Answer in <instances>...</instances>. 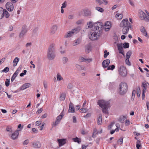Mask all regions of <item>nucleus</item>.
Here are the masks:
<instances>
[{"mask_svg": "<svg viewBox=\"0 0 149 149\" xmlns=\"http://www.w3.org/2000/svg\"><path fill=\"white\" fill-rule=\"evenodd\" d=\"M114 123H112L111 124H110L108 126V129L109 130H110L111 129L112 127L113 126V125H114Z\"/></svg>", "mask_w": 149, "mask_h": 149, "instance_id": "nucleus-60", "label": "nucleus"}, {"mask_svg": "<svg viewBox=\"0 0 149 149\" xmlns=\"http://www.w3.org/2000/svg\"><path fill=\"white\" fill-rule=\"evenodd\" d=\"M87 28H91V30H93L95 29L96 31L99 29V28H102V23L100 22H97L94 24V25H93V23L91 22H87Z\"/></svg>", "mask_w": 149, "mask_h": 149, "instance_id": "nucleus-3", "label": "nucleus"}, {"mask_svg": "<svg viewBox=\"0 0 149 149\" xmlns=\"http://www.w3.org/2000/svg\"><path fill=\"white\" fill-rule=\"evenodd\" d=\"M146 105L147 109L149 110V102H146Z\"/></svg>", "mask_w": 149, "mask_h": 149, "instance_id": "nucleus-64", "label": "nucleus"}, {"mask_svg": "<svg viewBox=\"0 0 149 149\" xmlns=\"http://www.w3.org/2000/svg\"><path fill=\"white\" fill-rule=\"evenodd\" d=\"M136 147L137 149H139L141 148V146L140 143V141L138 140L136 142Z\"/></svg>", "mask_w": 149, "mask_h": 149, "instance_id": "nucleus-38", "label": "nucleus"}, {"mask_svg": "<svg viewBox=\"0 0 149 149\" xmlns=\"http://www.w3.org/2000/svg\"><path fill=\"white\" fill-rule=\"evenodd\" d=\"M136 94V91L134 90L133 91L132 93V98L134 99V96L135 94Z\"/></svg>", "mask_w": 149, "mask_h": 149, "instance_id": "nucleus-55", "label": "nucleus"}, {"mask_svg": "<svg viewBox=\"0 0 149 149\" xmlns=\"http://www.w3.org/2000/svg\"><path fill=\"white\" fill-rule=\"evenodd\" d=\"M130 122L129 120H126L125 123V125L126 126H128L130 124Z\"/></svg>", "mask_w": 149, "mask_h": 149, "instance_id": "nucleus-53", "label": "nucleus"}, {"mask_svg": "<svg viewBox=\"0 0 149 149\" xmlns=\"http://www.w3.org/2000/svg\"><path fill=\"white\" fill-rule=\"evenodd\" d=\"M140 89L139 87L137 88L136 94L138 97H139L140 95Z\"/></svg>", "mask_w": 149, "mask_h": 149, "instance_id": "nucleus-41", "label": "nucleus"}, {"mask_svg": "<svg viewBox=\"0 0 149 149\" xmlns=\"http://www.w3.org/2000/svg\"><path fill=\"white\" fill-rule=\"evenodd\" d=\"M73 87V85L71 83H69L68 84L67 88L70 89H72Z\"/></svg>", "mask_w": 149, "mask_h": 149, "instance_id": "nucleus-51", "label": "nucleus"}, {"mask_svg": "<svg viewBox=\"0 0 149 149\" xmlns=\"http://www.w3.org/2000/svg\"><path fill=\"white\" fill-rule=\"evenodd\" d=\"M127 119L126 116H120L118 119V120L120 123H123L125 120Z\"/></svg>", "mask_w": 149, "mask_h": 149, "instance_id": "nucleus-24", "label": "nucleus"}, {"mask_svg": "<svg viewBox=\"0 0 149 149\" xmlns=\"http://www.w3.org/2000/svg\"><path fill=\"white\" fill-rule=\"evenodd\" d=\"M131 54V51H129L127 52L126 55L125 63L127 65L129 66H130L131 65V63L129 61V59L130 58Z\"/></svg>", "mask_w": 149, "mask_h": 149, "instance_id": "nucleus-11", "label": "nucleus"}, {"mask_svg": "<svg viewBox=\"0 0 149 149\" xmlns=\"http://www.w3.org/2000/svg\"><path fill=\"white\" fill-rule=\"evenodd\" d=\"M117 46L118 48V50L119 51V53L123 55H124L123 49L122 47V44H117Z\"/></svg>", "mask_w": 149, "mask_h": 149, "instance_id": "nucleus-23", "label": "nucleus"}, {"mask_svg": "<svg viewBox=\"0 0 149 149\" xmlns=\"http://www.w3.org/2000/svg\"><path fill=\"white\" fill-rule=\"evenodd\" d=\"M27 31V27L26 26H24L22 28V29L21 32L19 33V37L21 38H23L24 36Z\"/></svg>", "mask_w": 149, "mask_h": 149, "instance_id": "nucleus-12", "label": "nucleus"}, {"mask_svg": "<svg viewBox=\"0 0 149 149\" xmlns=\"http://www.w3.org/2000/svg\"><path fill=\"white\" fill-rule=\"evenodd\" d=\"M104 57L105 58H106L107 57V56L108 55H109V52H108L107 50H105L104 51Z\"/></svg>", "mask_w": 149, "mask_h": 149, "instance_id": "nucleus-52", "label": "nucleus"}, {"mask_svg": "<svg viewBox=\"0 0 149 149\" xmlns=\"http://www.w3.org/2000/svg\"><path fill=\"white\" fill-rule=\"evenodd\" d=\"M55 44L52 43L50 44L48 49L47 52V57L49 60H53L55 58Z\"/></svg>", "mask_w": 149, "mask_h": 149, "instance_id": "nucleus-2", "label": "nucleus"}, {"mask_svg": "<svg viewBox=\"0 0 149 149\" xmlns=\"http://www.w3.org/2000/svg\"><path fill=\"white\" fill-rule=\"evenodd\" d=\"M130 27H124L122 29V33L123 34H127L129 30V28Z\"/></svg>", "mask_w": 149, "mask_h": 149, "instance_id": "nucleus-29", "label": "nucleus"}, {"mask_svg": "<svg viewBox=\"0 0 149 149\" xmlns=\"http://www.w3.org/2000/svg\"><path fill=\"white\" fill-rule=\"evenodd\" d=\"M84 15L85 16H88L91 15V13L89 10H84Z\"/></svg>", "mask_w": 149, "mask_h": 149, "instance_id": "nucleus-32", "label": "nucleus"}, {"mask_svg": "<svg viewBox=\"0 0 149 149\" xmlns=\"http://www.w3.org/2000/svg\"><path fill=\"white\" fill-rule=\"evenodd\" d=\"M120 26L121 27H130V28H131L130 24L128 22L127 19H123L120 22Z\"/></svg>", "mask_w": 149, "mask_h": 149, "instance_id": "nucleus-9", "label": "nucleus"}, {"mask_svg": "<svg viewBox=\"0 0 149 149\" xmlns=\"http://www.w3.org/2000/svg\"><path fill=\"white\" fill-rule=\"evenodd\" d=\"M31 85V84L29 83H26L24 84L19 89L21 90H24L30 87Z\"/></svg>", "mask_w": 149, "mask_h": 149, "instance_id": "nucleus-20", "label": "nucleus"}, {"mask_svg": "<svg viewBox=\"0 0 149 149\" xmlns=\"http://www.w3.org/2000/svg\"><path fill=\"white\" fill-rule=\"evenodd\" d=\"M97 31L95 29L91 30L88 35L89 38L91 40H94L97 39L99 35L97 33Z\"/></svg>", "mask_w": 149, "mask_h": 149, "instance_id": "nucleus-7", "label": "nucleus"}, {"mask_svg": "<svg viewBox=\"0 0 149 149\" xmlns=\"http://www.w3.org/2000/svg\"><path fill=\"white\" fill-rule=\"evenodd\" d=\"M42 110H43L42 108H41L40 109H38L36 112L37 113H40L42 112Z\"/></svg>", "mask_w": 149, "mask_h": 149, "instance_id": "nucleus-61", "label": "nucleus"}, {"mask_svg": "<svg viewBox=\"0 0 149 149\" xmlns=\"http://www.w3.org/2000/svg\"><path fill=\"white\" fill-rule=\"evenodd\" d=\"M76 68L79 70H84V68L83 66L80 65H76Z\"/></svg>", "mask_w": 149, "mask_h": 149, "instance_id": "nucleus-39", "label": "nucleus"}, {"mask_svg": "<svg viewBox=\"0 0 149 149\" xmlns=\"http://www.w3.org/2000/svg\"><path fill=\"white\" fill-rule=\"evenodd\" d=\"M115 68V66L114 65L109 66L107 68L108 70H113Z\"/></svg>", "mask_w": 149, "mask_h": 149, "instance_id": "nucleus-42", "label": "nucleus"}, {"mask_svg": "<svg viewBox=\"0 0 149 149\" xmlns=\"http://www.w3.org/2000/svg\"><path fill=\"white\" fill-rule=\"evenodd\" d=\"M139 16L141 20H143L146 22H149V19L147 17L146 15L142 10H139Z\"/></svg>", "mask_w": 149, "mask_h": 149, "instance_id": "nucleus-8", "label": "nucleus"}, {"mask_svg": "<svg viewBox=\"0 0 149 149\" xmlns=\"http://www.w3.org/2000/svg\"><path fill=\"white\" fill-rule=\"evenodd\" d=\"M10 83V79H6V81L5 82L6 86L8 87L9 86Z\"/></svg>", "mask_w": 149, "mask_h": 149, "instance_id": "nucleus-49", "label": "nucleus"}, {"mask_svg": "<svg viewBox=\"0 0 149 149\" xmlns=\"http://www.w3.org/2000/svg\"><path fill=\"white\" fill-rule=\"evenodd\" d=\"M29 143V140L28 139H27L25 140L23 142V145H26L28 144Z\"/></svg>", "mask_w": 149, "mask_h": 149, "instance_id": "nucleus-54", "label": "nucleus"}, {"mask_svg": "<svg viewBox=\"0 0 149 149\" xmlns=\"http://www.w3.org/2000/svg\"><path fill=\"white\" fill-rule=\"evenodd\" d=\"M141 86L143 89L142 91H146L147 87H149V84L148 82L145 81L142 83Z\"/></svg>", "mask_w": 149, "mask_h": 149, "instance_id": "nucleus-17", "label": "nucleus"}, {"mask_svg": "<svg viewBox=\"0 0 149 149\" xmlns=\"http://www.w3.org/2000/svg\"><path fill=\"white\" fill-rule=\"evenodd\" d=\"M65 94H62L60 97V99L61 101H63L65 99Z\"/></svg>", "mask_w": 149, "mask_h": 149, "instance_id": "nucleus-40", "label": "nucleus"}, {"mask_svg": "<svg viewBox=\"0 0 149 149\" xmlns=\"http://www.w3.org/2000/svg\"><path fill=\"white\" fill-rule=\"evenodd\" d=\"M19 61V59L17 57H16L13 60V66L15 67L16 66L17 64Z\"/></svg>", "mask_w": 149, "mask_h": 149, "instance_id": "nucleus-35", "label": "nucleus"}, {"mask_svg": "<svg viewBox=\"0 0 149 149\" xmlns=\"http://www.w3.org/2000/svg\"><path fill=\"white\" fill-rule=\"evenodd\" d=\"M20 69L19 68L14 73L11 79V81L13 82L14 80L15 77H17L19 72Z\"/></svg>", "mask_w": 149, "mask_h": 149, "instance_id": "nucleus-19", "label": "nucleus"}, {"mask_svg": "<svg viewBox=\"0 0 149 149\" xmlns=\"http://www.w3.org/2000/svg\"><path fill=\"white\" fill-rule=\"evenodd\" d=\"M56 78L57 80L58 81H60L61 80H63V77L61 76V74L59 73L57 74L56 75Z\"/></svg>", "mask_w": 149, "mask_h": 149, "instance_id": "nucleus-34", "label": "nucleus"}, {"mask_svg": "<svg viewBox=\"0 0 149 149\" xmlns=\"http://www.w3.org/2000/svg\"><path fill=\"white\" fill-rule=\"evenodd\" d=\"M68 111L69 112H71L72 113H74V109L73 107L72 104L71 103L69 105V108Z\"/></svg>", "mask_w": 149, "mask_h": 149, "instance_id": "nucleus-31", "label": "nucleus"}, {"mask_svg": "<svg viewBox=\"0 0 149 149\" xmlns=\"http://www.w3.org/2000/svg\"><path fill=\"white\" fill-rule=\"evenodd\" d=\"M10 16V14L6 10H0V19H2L5 16L8 18Z\"/></svg>", "mask_w": 149, "mask_h": 149, "instance_id": "nucleus-10", "label": "nucleus"}, {"mask_svg": "<svg viewBox=\"0 0 149 149\" xmlns=\"http://www.w3.org/2000/svg\"><path fill=\"white\" fill-rule=\"evenodd\" d=\"M117 13L116 15V18L118 19H121L123 17V14L122 12L120 13L118 11H117Z\"/></svg>", "mask_w": 149, "mask_h": 149, "instance_id": "nucleus-25", "label": "nucleus"}, {"mask_svg": "<svg viewBox=\"0 0 149 149\" xmlns=\"http://www.w3.org/2000/svg\"><path fill=\"white\" fill-rule=\"evenodd\" d=\"M80 111L83 113H85L87 112L88 109L87 108H82L80 109Z\"/></svg>", "mask_w": 149, "mask_h": 149, "instance_id": "nucleus-46", "label": "nucleus"}, {"mask_svg": "<svg viewBox=\"0 0 149 149\" xmlns=\"http://www.w3.org/2000/svg\"><path fill=\"white\" fill-rule=\"evenodd\" d=\"M81 28L80 27H78L72 29V30L69 31L64 36L65 38L70 37L73 35L76 34L81 30Z\"/></svg>", "mask_w": 149, "mask_h": 149, "instance_id": "nucleus-6", "label": "nucleus"}, {"mask_svg": "<svg viewBox=\"0 0 149 149\" xmlns=\"http://www.w3.org/2000/svg\"><path fill=\"white\" fill-rule=\"evenodd\" d=\"M110 63V60L109 59H106L104 60L102 63V67L104 68H108Z\"/></svg>", "mask_w": 149, "mask_h": 149, "instance_id": "nucleus-16", "label": "nucleus"}, {"mask_svg": "<svg viewBox=\"0 0 149 149\" xmlns=\"http://www.w3.org/2000/svg\"><path fill=\"white\" fill-rule=\"evenodd\" d=\"M58 141L60 147L66 143L65 140L64 139H58Z\"/></svg>", "mask_w": 149, "mask_h": 149, "instance_id": "nucleus-27", "label": "nucleus"}, {"mask_svg": "<svg viewBox=\"0 0 149 149\" xmlns=\"http://www.w3.org/2000/svg\"><path fill=\"white\" fill-rule=\"evenodd\" d=\"M41 143L39 141L33 142L32 143L33 147L35 148H39L41 146Z\"/></svg>", "mask_w": 149, "mask_h": 149, "instance_id": "nucleus-18", "label": "nucleus"}, {"mask_svg": "<svg viewBox=\"0 0 149 149\" xmlns=\"http://www.w3.org/2000/svg\"><path fill=\"white\" fill-rule=\"evenodd\" d=\"M6 92L4 91H0V96L2 98H3L5 95Z\"/></svg>", "mask_w": 149, "mask_h": 149, "instance_id": "nucleus-48", "label": "nucleus"}, {"mask_svg": "<svg viewBox=\"0 0 149 149\" xmlns=\"http://www.w3.org/2000/svg\"><path fill=\"white\" fill-rule=\"evenodd\" d=\"M118 71L119 74L123 77H125L127 75V70L124 65H122L119 67Z\"/></svg>", "mask_w": 149, "mask_h": 149, "instance_id": "nucleus-5", "label": "nucleus"}, {"mask_svg": "<svg viewBox=\"0 0 149 149\" xmlns=\"http://www.w3.org/2000/svg\"><path fill=\"white\" fill-rule=\"evenodd\" d=\"M102 115H99L97 120V123L98 125H101L102 124Z\"/></svg>", "mask_w": 149, "mask_h": 149, "instance_id": "nucleus-33", "label": "nucleus"}, {"mask_svg": "<svg viewBox=\"0 0 149 149\" xmlns=\"http://www.w3.org/2000/svg\"><path fill=\"white\" fill-rule=\"evenodd\" d=\"M97 104L102 108V111L103 113L108 114V109L110 107L109 103L108 101L101 100H98Z\"/></svg>", "mask_w": 149, "mask_h": 149, "instance_id": "nucleus-1", "label": "nucleus"}, {"mask_svg": "<svg viewBox=\"0 0 149 149\" xmlns=\"http://www.w3.org/2000/svg\"><path fill=\"white\" fill-rule=\"evenodd\" d=\"M72 140L75 142H77L78 143H80L81 142V140L80 138H78L77 137H76L75 138H73Z\"/></svg>", "mask_w": 149, "mask_h": 149, "instance_id": "nucleus-37", "label": "nucleus"}, {"mask_svg": "<svg viewBox=\"0 0 149 149\" xmlns=\"http://www.w3.org/2000/svg\"><path fill=\"white\" fill-rule=\"evenodd\" d=\"M6 7L7 9H13L14 6L11 2H7L6 5Z\"/></svg>", "mask_w": 149, "mask_h": 149, "instance_id": "nucleus-21", "label": "nucleus"}, {"mask_svg": "<svg viewBox=\"0 0 149 149\" xmlns=\"http://www.w3.org/2000/svg\"><path fill=\"white\" fill-rule=\"evenodd\" d=\"M127 84L125 82L121 83L119 85L118 91L119 94L121 95L125 94L127 91Z\"/></svg>", "mask_w": 149, "mask_h": 149, "instance_id": "nucleus-4", "label": "nucleus"}, {"mask_svg": "<svg viewBox=\"0 0 149 149\" xmlns=\"http://www.w3.org/2000/svg\"><path fill=\"white\" fill-rule=\"evenodd\" d=\"M98 132L97 129L96 128H94L93 131V137H94V136H95L96 134H98Z\"/></svg>", "mask_w": 149, "mask_h": 149, "instance_id": "nucleus-43", "label": "nucleus"}, {"mask_svg": "<svg viewBox=\"0 0 149 149\" xmlns=\"http://www.w3.org/2000/svg\"><path fill=\"white\" fill-rule=\"evenodd\" d=\"M81 39L80 38H79L77 40L73 41L72 43L73 46H75L79 44L81 42Z\"/></svg>", "mask_w": 149, "mask_h": 149, "instance_id": "nucleus-26", "label": "nucleus"}, {"mask_svg": "<svg viewBox=\"0 0 149 149\" xmlns=\"http://www.w3.org/2000/svg\"><path fill=\"white\" fill-rule=\"evenodd\" d=\"M111 27V24L110 22L107 21L104 25V29L105 31H109Z\"/></svg>", "mask_w": 149, "mask_h": 149, "instance_id": "nucleus-15", "label": "nucleus"}, {"mask_svg": "<svg viewBox=\"0 0 149 149\" xmlns=\"http://www.w3.org/2000/svg\"><path fill=\"white\" fill-rule=\"evenodd\" d=\"M72 119V121L73 123H76L77 122L76 118L75 116H74L73 117Z\"/></svg>", "mask_w": 149, "mask_h": 149, "instance_id": "nucleus-58", "label": "nucleus"}, {"mask_svg": "<svg viewBox=\"0 0 149 149\" xmlns=\"http://www.w3.org/2000/svg\"><path fill=\"white\" fill-rule=\"evenodd\" d=\"M140 30L141 32L143 33V35L145 36H147V33L144 27L143 26H141V27Z\"/></svg>", "mask_w": 149, "mask_h": 149, "instance_id": "nucleus-30", "label": "nucleus"}, {"mask_svg": "<svg viewBox=\"0 0 149 149\" xmlns=\"http://www.w3.org/2000/svg\"><path fill=\"white\" fill-rule=\"evenodd\" d=\"M5 58H3L0 60V65L5 60Z\"/></svg>", "mask_w": 149, "mask_h": 149, "instance_id": "nucleus-62", "label": "nucleus"}, {"mask_svg": "<svg viewBox=\"0 0 149 149\" xmlns=\"http://www.w3.org/2000/svg\"><path fill=\"white\" fill-rule=\"evenodd\" d=\"M83 22V21L82 20H79L77 21L76 23L77 24H81Z\"/></svg>", "mask_w": 149, "mask_h": 149, "instance_id": "nucleus-63", "label": "nucleus"}, {"mask_svg": "<svg viewBox=\"0 0 149 149\" xmlns=\"http://www.w3.org/2000/svg\"><path fill=\"white\" fill-rule=\"evenodd\" d=\"M123 139L122 138H120L118 141V144L120 145L122 144L123 143Z\"/></svg>", "mask_w": 149, "mask_h": 149, "instance_id": "nucleus-50", "label": "nucleus"}, {"mask_svg": "<svg viewBox=\"0 0 149 149\" xmlns=\"http://www.w3.org/2000/svg\"><path fill=\"white\" fill-rule=\"evenodd\" d=\"M19 135V132L18 131H15L12 134V138L13 139H15L17 138Z\"/></svg>", "mask_w": 149, "mask_h": 149, "instance_id": "nucleus-28", "label": "nucleus"}, {"mask_svg": "<svg viewBox=\"0 0 149 149\" xmlns=\"http://www.w3.org/2000/svg\"><path fill=\"white\" fill-rule=\"evenodd\" d=\"M57 29V26L56 25H53L51 28V33L52 34H54Z\"/></svg>", "mask_w": 149, "mask_h": 149, "instance_id": "nucleus-22", "label": "nucleus"}, {"mask_svg": "<svg viewBox=\"0 0 149 149\" xmlns=\"http://www.w3.org/2000/svg\"><path fill=\"white\" fill-rule=\"evenodd\" d=\"M62 117L63 116L61 114L57 117L55 122H53L52 123V125L53 127L56 126L59 123Z\"/></svg>", "mask_w": 149, "mask_h": 149, "instance_id": "nucleus-13", "label": "nucleus"}, {"mask_svg": "<svg viewBox=\"0 0 149 149\" xmlns=\"http://www.w3.org/2000/svg\"><path fill=\"white\" fill-rule=\"evenodd\" d=\"M9 68L8 67H6L3 70H1V72H4L5 73H6L9 71Z\"/></svg>", "mask_w": 149, "mask_h": 149, "instance_id": "nucleus-45", "label": "nucleus"}, {"mask_svg": "<svg viewBox=\"0 0 149 149\" xmlns=\"http://www.w3.org/2000/svg\"><path fill=\"white\" fill-rule=\"evenodd\" d=\"M41 122L39 121H38L36 122L35 124L37 126H38L41 124Z\"/></svg>", "mask_w": 149, "mask_h": 149, "instance_id": "nucleus-59", "label": "nucleus"}, {"mask_svg": "<svg viewBox=\"0 0 149 149\" xmlns=\"http://www.w3.org/2000/svg\"><path fill=\"white\" fill-rule=\"evenodd\" d=\"M67 6V2L65 1L62 4V6L61 7V9H63V8H65Z\"/></svg>", "mask_w": 149, "mask_h": 149, "instance_id": "nucleus-47", "label": "nucleus"}, {"mask_svg": "<svg viewBox=\"0 0 149 149\" xmlns=\"http://www.w3.org/2000/svg\"><path fill=\"white\" fill-rule=\"evenodd\" d=\"M31 45L32 43L31 42H28L26 44L25 46L26 47H31Z\"/></svg>", "mask_w": 149, "mask_h": 149, "instance_id": "nucleus-57", "label": "nucleus"}, {"mask_svg": "<svg viewBox=\"0 0 149 149\" xmlns=\"http://www.w3.org/2000/svg\"><path fill=\"white\" fill-rule=\"evenodd\" d=\"M129 47V44L128 43L125 42L123 44V47L124 48H128Z\"/></svg>", "mask_w": 149, "mask_h": 149, "instance_id": "nucleus-44", "label": "nucleus"}, {"mask_svg": "<svg viewBox=\"0 0 149 149\" xmlns=\"http://www.w3.org/2000/svg\"><path fill=\"white\" fill-rule=\"evenodd\" d=\"M92 48L91 45L88 44L85 46V51L87 54L89 53L92 50Z\"/></svg>", "mask_w": 149, "mask_h": 149, "instance_id": "nucleus-14", "label": "nucleus"}, {"mask_svg": "<svg viewBox=\"0 0 149 149\" xmlns=\"http://www.w3.org/2000/svg\"><path fill=\"white\" fill-rule=\"evenodd\" d=\"M92 61V58H87L86 62H85L87 63H88L91 62Z\"/></svg>", "mask_w": 149, "mask_h": 149, "instance_id": "nucleus-56", "label": "nucleus"}, {"mask_svg": "<svg viewBox=\"0 0 149 149\" xmlns=\"http://www.w3.org/2000/svg\"><path fill=\"white\" fill-rule=\"evenodd\" d=\"M63 63V64L66 63L68 61V58L66 57H63L62 58Z\"/></svg>", "mask_w": 149, "mask_h": 149, "instance_id": "nucleus-36", "label": "nucleus"}]
</instances>
